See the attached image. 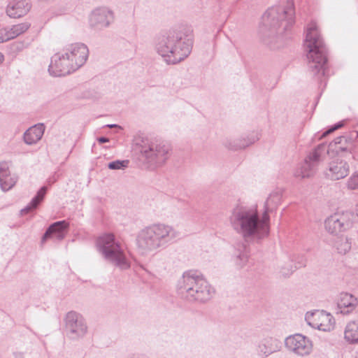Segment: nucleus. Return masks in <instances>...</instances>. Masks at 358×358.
<instances>
[{"instance_id":"f257e3e1","label":"nucleus","mask_w":358,"mask_h":358,"mask_svg":"<svg viewBox=\"0 0 358 358\" xmlns=\"http://www.w3.org/2000/svg\"><path fill=\"white\" fill-rule=\"evenodd\" d=\"M229 221L232 229L245 241L236 245L234 254L236 264L241 268L249 257L248 242H259L268 236L270 217L266 214L260 217L256 207L237 205L232 209Z\"/></svg>"},{"instance_id":"f03ea898","label":"nucleus","mask_w":358,"mask_h":358,"mask_svg":"<svg viewBox=\"0 0 358 358\" xmlns=\"http://www.w3.org/2000/svg\"><path fill=\"white\" fill-rule=\"evenodd\" d=\"M178 236V232L168 224L157 223L147 226L136 236L138 252L142 256H148L151 252L166 248Z\"/></svg>"},{"instance_id":"7ed1b4c3","label":"nucleus","mask_w":358,"mask_h":358,"mask_svg":"<svg viewBox=\"0 0 358 358\" xmlns=\"http://www.w3.org/2000/svg\"><path fill=\"white\" fill-rule=\"evenodd\" d=\"M308 66L314 76L326 75L327 71V48L315 22H311L306 28L304 41Z\"/></svg>"},{"instance_id":"20e7f679","label":"nucleus","mask_w":358,"mask_h":358,"mask_svg":"<svg viewBox=\"0 0 358 358\" xmlns=\"http://www.w3.org/2000/svg\"><path fill=\"white\" fill-rule=\"evenodd\" d=\"M357 136L358 133L357 131H352L350 134V136H338L333 142L329 143L327 150L325 144H320L305 159L301 166L294 173L295 177L306 178L313 176L316 171L319 162L322 159V153L326 151L329 155H330L331 152H335L338 156L341 152H345L350 155L351 154L353 139Z\"/></svg>"},{"instance_id":"39448f33","label":"nucleus","mask_w":358,"mask_h":358,"mask_svg":"<svg viewBox=\"0 0 358 358\" xmlns=\"http://www.w3.org/2000/svg\"><path fill=\"white\" fill-rule=\"evenodd\" d=\"M155 50L167 64H175L189 55L191 46L185 41L182 32L173 30L157 38Z\"/></svg>"},{"instance_id":"423d86ee","label":"nucleus","mask_w":358,"mask_h":358,"mask_svg":"<svg viewBox=\"0 0 358 358\" xmlns=\"http://www.w3.org/2000/svg\"><path fill=\"white\" fill-rule=\"evenodd\" d=\"M294 15L292 5L268 8L262 16L261 31L267 38L281 36L294 24Z\"/></svg>"},{"instance_id":"0eeeda50","label":"nucleus","mask_w":358,"mask_h":358,"mask_svg":"<svg viewBox=\"0 0 358 358\" xmlns=\"http://www.w3.org/2000/svg\"><path fill=\"white\" fill-rule=\"evenodd\" d=\"M177 287L178 294L190 302H206L212 296L208 282L193 271L183 273L178 280Z\"/></svg>"},{"instance_id":"6e6552de","label":"nucleus","mask_w":358,"mask_h":358,"mask_svg":"<svg viewBox=\"0 0 358 358\" xmlns=\"http://www.w3.org/2000/svg\"><path fill=\"white\" fill-rule=\"evenodd\" d=\"M96 246L105 259L114 266L122 270L129 268L124 250L113 234H106L100 236L96 241Z\"/></svg>"},{"instance_id":"1a4fd4ad","label":"nucleus","mask_w":358,"mask_h":358,"mask_svg":"<svg viewBox=\"0 0 358 358\" xmlns=\"http://www.w3.org/2000/svg\"><path fill=\"white\" fill-rule=\"evenodd\" d=\"M169 151V145L159 141L145 143L141 149L142 156L148 162L156 166L162 165L165 162Z\"/></svg>"},{"instance_id":"9d476101","label":"nucleus","mask_w":358,"mask_h":358,"mask_svg":"<svg viewBox=\"0 0 358 358\" xmlns=\"http://www.w3.org/2000/svg\"><path fill=\"white\" fill-rule=\"evenodd\" d=\"M354 218L355 215L350 211H338L326 219L325 229L329 233L338 235L352 227Z\"/></svg>"},{"instance_id":"9b49d317","label":"nucleus","mask_w":358,"mask_h":358,"mask_svg":"<svg viewBox=\"0 0 358 358\" xmlns=\"http://www.w3.org/2000/svg\"><path fill=\"white\" fill-rule=\"evenodd\" d=\"M65 331L68 338L78 340L87 332V325L83 315L76 311L67 313L64 318Z\"/></svg>"},{"instance_id":"f8f14e48","label":"nucleus","mask_w":358,"mask_h":358,"mask_svg":"<svg viewBox=\"0 0 358 358\" xmlns=\"http://www.w3.org/2000/svg\"><path fill=\"white\" fill-rule=\"evenodd\" d=\"M78 70L71 58L69 53H56L51 58V62L49 65L48 71L50 75L57 76H64Z\"/></svg>"},{"instance_id":"ddd939ff","label":"nucleus","mask_w":358,"mask_h":358,"mask_svg":"<svg viewBox=\"0 0 358 358\" xmlns=\"http://www.w3.org/2000/svg\"><path fill=\"white\" fill-rule=\"evenodd\" d=\"M305 320L308 324L313 328L323 331H330L334 327L335 321L333 316L324 310H315L308 312Z\"/></svg>"},{"instance_id":"4468645a","label":"nucleus","mask_w":358,"mask_h":358,"mask_svg":"<svg viewBox=\"0 0 358 358\" xmlns=\"http://www.w3.org/2000/svg\"><path fill=\"white\" fill-rule=\"evenodd\" d=\"M285 345L289 350L300 356L309 355L313 349L311 341L299 334L287 337Z\"/></svg>"},{"instance_id":"2eb2a0df","label":"nucleus","mask_w":358,"mask_h":358,"mask_svg":"<svg viewBox=\"0 0 358 358\" xmlns=\"http://www.w3.org/2000/svg\"><path fill=\"white\" fill-rule=\"evenodd\" d=\"M350 172V166L347 162L337 158L332 159L328 164L324 174L326 178L332 180H338L345 178Z\"/></svg>"},{"instance_id":"dca6fc26","label":"nucleus","mask_w":358,"mask_h":358,"mask_svg":"<svg viewBox=\"0 0 358 358\" xmlns=\"http://www.w3.org/2000/svg\"><path fill=\"white\" fill-rule=\"evenodd\" d=\"M66 52L69 53L71 58H73L75 66L78 69L86 62L89 55L87 45L80 43L71 44L66 48Z\"/></svg>"},{"instance_id":"f3484780","label":"nucleus","mask_w":358,"mask_h":358,"mask_svg":"<svg viewBox=\"0 0 358 358\" xmlns=\"http://www.w3.org/2000/svg\"><path fill=\"white\" fill-rule=\"evenodd\" d=\"M113 17L111 11L105 8L94 10L90 18L91 26L103 29L109 26L113 21Z\"/></svg>"},{"instance_id":"a211bd4d","label":"nucleus","mask_w":358,"mask_h":358,"mask_svg":"<svg viewBox=\"0 0 358 358\" xmlns=\"http://www.w3.org/2000/svg\"><path fill=\"white\" fill-rule=\"evenodd\" d=\"M69 223L66 220L57 221L49 226L42 237V243L46 239L55 236L58 241L63 240L68 232Z\"/></svg>"},{"instance_id":"6ab92c4d","label":"nucleus","mask_w":358,"mask_h":358,"mask_svg":"<svg viewBox=\"0 0 358 358\" xmlns=\"http://www.w3.org/2000/svg\"><path fill=\"white\" fill-rule=\"evenodd\" d=\"M357 305V299L352 294L347 292L341 293L337 299L338 310L343 315L352 313Z\"/></svg>"},{"instance_id":"aec40b11","label":"nucleus","mask_w":358,"mask_h":358,"mask_svg":"<svg viewBox=\"0 0 358 358\" xmlns=\"http://www.w3.org/2000/svg\"><path fill=\"white\" fill-rule=\"evenodd\" d=\"M30 26V23L24 22L13 25L10 28H5L0 30V43H3L16 38L27 31Z\"/></svg>"},{"instance_id":"412c9836","label":"nucleus","mask_w":358,"mask_h":358,"mask_svg":"<svg viewBox=\"0 0 358 358\" xmlns=\"http://www.w3.org/2000/svg\"><path fill=\"white\" fill-rule=\"evenodd\" d=\"M30 8L31 6L27 0L15 1L8 5L6 13L10 17L18 18L25 15Z\"/></svg>"},{"instance_id":"4be33fe9","label":"nucleus","mask_w":358,"mask_h":358,"mask_svg":"<svg viewBox=\"0 0 358 358\" xmlns=\"http://www.w3.org/2000/svg\"><path fill=\"white\" fill-rule=\"evenodd\" d=\"M17 177L11 176L7 162L0 163V187L3 191L10 189L16 183Z\"/></svg>"},{"instance_id":"5701e85b","label":"nucleus","mask_w":358,"mask_h":358,"mask_svg":"<svg viewBox=\"0 0 358 358\" xmlns=\"http://www.w3.org/2000/svg\"><path fill=\"white\" fill-rule=\"evenodd\" d=\"M280 348L279 342L273 337H266L257 345V353L261 357H267Z\"/></svg>"},{"instance_id":"b1692460","label":"nucleus","mask_w":358,"mask_h":358,"mask_svg":"<svg viewBox=\"0 0 358 358\" xmlns=\"http://www.w3.org/2000/svg\"><path fill=\"white\" fill-rule=\"evenodd\" d=\"M43 124H38L28 129L24 134V141L26 144L32 145L41 139L44 133Z\"/></svg>"},{"instance_id":"393cba45","label":"nucleus","mask_w":358,"mask_h":358,"mask_svg":"<svg viewBox=\"0 0 358 358\" xmlns=\"http://www.w3.org/2000/svg\"><path fill=\"white\" fill-rule=\"evenodd\" d=\"M257 140V136H251L238 139H227L224 143V145L229 150H238L245 148Z\"/></svg>"},{"instance_id":"a878e982","label":"nucleus","mask_w":358,"mask_h":358,"mask_svg":"<svg viewBox=\"0 0 358 358\" xmlns=\"http://www.w3.org/2000/svg\"><path fill=\"white\" fill-rule=\"evenodd\" d=\"M282 194L280 191H275L270 194L264 203V211L262 215L268 213L275 210L280 203Z\"/></svg>"},{"instance_id":"bb28decb","label":"nucleus","mask_w":358,"mask_h":358,"mask_svg":"<svg viewBox=\"0 0 358 358\" xmlns=\"http://www.w3.org/2000/svg\"><path fill=\"white\" fill-rule=\"evenodd\" d=\"M46 192L47 187L45 186L42 187L38 191L36 195L31 199V202L26 207L21 210V213L24 215L37 208L41 202L43 200Z\"/></svg>"},{"instance_id":"cd10ccee","label":"nucleus","mask_w":358,"mask_h":358,"mask_svg":"<svg viewBox=\"0 0 358 358\" xmlns=\"http://www.w3.org/2000/svg\"><path fill=\"white\" fill-rule=\"evenodd\" d=\"M345 340L350 343H358V322H349L344 332Z\"/></svg>"},{"instance_id":"c85d7f7f","label":"nucleus","mask_w":358,"mask_h":358,"mask_svg":"<svg viewBox=\"0 0 358 358\" xmlns=\"http://www.w3.org/2000/svg\"><path fill=\"white\" fill-rule=\"evenodd\" d=\"M129 160H115L110 162L108 164V167L112 170L124 169L128 167Z\"/></svg>"},{"instance_id":"c756f323","label":"nucleus","mask_w":358,"mask_h":358,"mask_svg":"<svg viewBox=\"0 0 358 358\" xmlns=\"http://www.w3.org/2000/svg\"><path fill=\"white\" fill-rule=\"evenodd\" d=\"M293 271H294V267L291 262H289L287 265H286L285 266H282L281 269H280V273H281L282 275H283L284 277L289 276V275H291Z\"/></svg>"},{"instance_id":"7c9ffc66","label":"nucleus","mask_w":358,"mask_h":358,"mask_svg":"<svg viewBox=\"0 0 358 358\" xmlns=\"http://www.w3.org/2000/svg\"><path fill=\"white\" fill-rule=\"evenodd\" d=\"M343 126V123L342 122H339L336 123V124L332 126L330 129H329L327 131H324L322 134V137L327 136L329 134H331V133L334 132V131L341 128Z\"/></svg>"},{"instance_id":"2f4dec72","label":"nucleus","mask_w":358,"mask_h":358,"mask_svg":"<svg viewBox=\"0 0 358 358\" xmlns=\"http://www.w3.org/2000/svg\"><path fill=\"white\" fill-rule=\"evenodd\" d=\"M348 186L350 189H352L358 188V176L351 177L348 180Z\"/></svg>"},{"instance_id":"473e14b6","label":"nucleus","mask_w":358,"mask_h":358,"mask_svg":"<svg viewBox=\"0 0 358 358\" xmlns=\"http://www.w3.org/2000/svg\"><path fill=\"white\" fill-rule=\"evenodd\" d=\"M24 48V44L22 42H15L12 45V49L15 51H21Z\"/></svg>"},{"instance_id":"72a5a7b5","label":"nucleus","mask_w":358,"mask_h":358,"mask_svg":"<svg viewBox=\"0 0 358 358\" xmlns=\"http://www.w3.org/2000/svg\"><path fill=\"white\" fill-rule=\"evenodd\" d=\"M97 141L99 143H105L109 142V138L104 136H101L97 138Z\"/></svg>"},{"instance_id":"f704fd0d","label":"nucleus","mask_w":358,"mask_h":358,"mask_svg":"<svg viewBox=\"0 0 358 358\" xmlns=\"http://www.w3.org/2000/svg\"><path fill=\"white\" fill-rule=\"evenodd\" d=\"M350 249V243L348 242L347 240H345V245H344V248L342 251H341V252H344L345 253L347 251H348Z\"/></svg>"},{"instance_id":"c9c22d12","label":"nucleus","mask_w":358,"mask_h":358,"mask_svg":"<svg viewBox=\"0 0 358 358\" xmlns=\"http://www.w3.org/2000/svg\"><path fill=\"white\" fill-rule=\"evenodd\" d=\"M106 127L108 128H116V127L121 128L120 126L115 124H107Z\"/></svg>"},{"instance_id":"e433bc0d","label":"nucleus","mask_w":358,"mask_h":358,"mask_svg":"<svg viewBox=\"0 0 358 358\" xmlns=\"http://www.w3.org/2000/svg\"><path fill=\"white\" fill-rule=\"evenodd\" d=\"M127 358H140L138 356H136V355H131Z\"/></svg>"},{"instance_id":"4c0bfd02","label":"nucleus","mask_w":358,"mask_h":358,"mask_svg":"<svg viewBox=\"0 0 358 358\" xmlns=\"http://www.w3.org/2000/svg\"><path fill=\"white\" fill-rule=\"evenodd\" d=\"M3 55L0 52V62H1L3 61Z\"/></svg>"},{"instance_id":"58836bf2","label":"nucleus","mask_w":358,"mask_h":358,"mask_svg":"<svg viewBox=\"0 0 358 358\" xmlns=\"http://www.w3.org/2000/svg\"><path fill=\"white\" fill-rule=\"evenodd\" d=\"M56 181V179H54L52 182H55Z\"/></svg>"},{"instance_id":"ea45409f","label":"nucleus","mask_w":358,"mask_h":358,"mask_svg":"<svg viewBox=\"0 0 358 358\" xmlns=\"http://www.w3.org/2000/svg\"><path fill=\"white\" fill-rule=\"evenodd\" d=\"M357 215H358V209H357Z\"/></svg>"}]
</instances>
